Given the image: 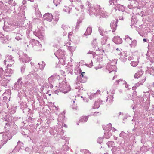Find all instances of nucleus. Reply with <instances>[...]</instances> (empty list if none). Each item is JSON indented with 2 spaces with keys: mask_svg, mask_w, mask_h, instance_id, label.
I'll use <instances>...</instances> for the list:
<instances>
[{
  "mask_svg": "<svg viewBox=\"0 0 154 154\" xmlns=\"http://www.w3.org/2000/svg\"><path fill=\"white\" fill-rule=\"evenodd\" d=\"M105 11L103 10H88V13L90 16H93V15L97 16L100 15L103 17H105L108 16L107 14L105 13Z\"/></svg>",
  "mask_w": 154,
  "mask_h": 154,
  "instance_id": "obj_1",
  "label": "nucleus"
},
{
  "mask_svg": "<svg viewBox=\"0 0 154 154\" xmlns=\"http://www.w3.org/2000/svg\"><path fill=\"white\" fill-rule=\"evenodd\" d=\"M17 54L19 55V60L20 61L23 63L29 62L32 60L31 57H28L26 54L18 52Z\"/></svg>",
  "mask_w": 154,
  "mask_h": 154,
  "instance_id": "obj_2",
  "label": "nucleus"
},
{
  "mask_svg": "<svg viewBox=\"0 0 154 154\" xmlns=\"http://www.w3.org/2000/svg\"><path fill=\"white\" fill-rule=\"evenodd\" d=\"M60 88H62V91L65 94L66 93L69 91L70 90L69 85L67 84V83L65 81H63L62 84L60 85Z\"/></svg>",
  "mask_w": 154,
  "mask_h": 154,
  "instance_id": "obj_3",
  "label": "nucleus"
},
{
  "mask_svg": "<svg viewBox=\"0 0 154 154\" xmlns=\"http://www.w3.org/2000/svg\"><path fill=\"white\" fill-rule=\"evenodd\" d=\"M17 14L19 20H20L21 21H19L21 24H22L24 23V21L26 19V17H25L24 14V10H17Z\"/></svg>",
  "mask_w": 154,
  "mask_h": 154,
  "instance_id": "obj_4",
  "label": "nucleus"
},
{
  "mask_svg": "<svg viewBox=\"0 0 154 154\" xmlns=\"http://www.w3.org/2000/svg\"><path fill=\"white\" fill-rule=\"evenodd\" d=\"M16 29L17 30V32H14L15 34V38L17 41L21 40H22L23 37V35L21 32L22 30L19 28H17Z\"/></svg>",
  "mask_w": 154,
  "mask_h": 154,
  "instance_id": "obj_5",
  "label": "nucleus"
},
{
  "mask_svg": "<svg viewBox=\"0 0 154 154\" xmlns=\"http://www.w3.org/2000/svg\"><path fill=\"white\" fill-rule=\"evenodd\" d=\"M12 137V135L8 132H5L3 135V139L4 143L3 144H5L7 141L11 139Z\"/></svg>",
  "mask_w": 154,
  "mask_h": 154,
  "instance_id": "obj_6",
  "label": "nucleus"
},
{
  "mask_svg": "<svg viewBox=\"0 0 154 154\" xmlns=\"http://www.w3.org/2000/svg\"><path fill=\"white\" fill-rule=\"evenodd\" d=\"M118 20L116 18L115 20H113L110 23V26L112 29V32H115L116 29L117 25V24L118 23Z\"/></svg>",
  "mask_w": 154,
  "mask_h": 154,
  "instance_id": "obj_7",
  "label": "nucleus"
},
{
  "mask_svg": "<svg viewBox=\"0 0 154 154\" xmlns=\"http://www.w3.org/2000/svg\"><path fill=\"white\" fill-rule=\"evenodd\" d=\"M58 129L57 128H52L50 129L49 130V132L50 134L54 136V138L56 137H58Z\"/></svg>",
  "mask_w": 154,
  "mask_h": 154,
  "instance_id": "obj_8",
  "label": "nucleus"
},
{
  "mask_svg": "<svg viewBox=\"0 0 154 154\" xmlns=\"http://www.w3.org/2000/svg\"><path fill=\"white\" fill-rule=\"evenodd\" d=\"M1 77V79L0 80V85L4 86H7V83L10 81V79H7L4 76Z\"/></svg>",
  "mask_w": 154,
  "mask_h": 154,
  "instance_id": "obj_9",
  "label": "nucleus"
},
{
  "mask_svg": "<svg viewBox=\"0 0 154 154\" xmlns=\"http://www.w3.org/2000/svg\"><path fill=\"white\" fill-rule=\"evenodd\" d=\"M33 33L39 39H43L44 37L43 32L40 30H35L33 32Z\"/></svg>",
  "mask_w": 154,
  "mask_h": 154,
  "instance_id": "obj_10",
  "label": "nucleus"
},
{
  "mask_svg": "<svg viewBox=\"0 0 154 154\" xmlns=\"http://www.w3.org/2000/svg\"><path fill=\"white\" fill-rule=\"evenodd\" d=\"M43 18L45 20L51 21L53 19V16L52 14L47 13L43 15Z\"/></svg>",
  "mask_w": 154,
  "mask_h": 154,
  "instance_id": "obj_11",
  "label": "nucleus"
},
{
  "mask_svg": "<svg viewBox=\"0 0 154 154\" xmlns=\"http://www.w3.org/2000/svg\"><path fill=\"white\" fill-rule=\"evenodd\" d=\"M22 80V78L20 77L19 79H18L17 81L15 83L14 86V89L15 90H17L18 88H20L21 86L19 85V83L20 82H20V85L21 84V83H22V82H21Z\"/></svg>",
  "mask_w": 154,
  "mask_h": 154,
  "instance_id": "obj_12",
  "label": "nucleus"
},
{
  "mask_svg": "<svg viewBox=\"0 0 154 154\" xmlns=\"http://www.w3.org/2000/svg\"><path fill=\"white\" fill-rule=\"evenodd\" d=\"M113 41L116 44H119L122 42V40L119 36H115L113 39Z\"/></svg>",
  "mask_w": 154,
  "mask_h": 154,
  "instance_id": "obj_13",
  "label": "nucleus"
},
{
  "mask_svg": "<svg viewBox=\"0 0 154 154\" xmlns=\"http://www.w3.org/2000/svg\"><path fill=\"white\" fill-rule=\"evenodd\" d=\"M87 80V77L85 76L82 77L81 76H77V81L79 82L80 83H85Z\"/></svg>",
  "mask_w": 154,
  "mask_h": 154,
  "instance_id": "obj_14",
  "label": "nucleus"
},
{
  "mask_svg": "<svg viewBox=\"0 0 154 154\" xmlns=\"http://www.w3.org/2000/svg\"><path fill=\"white\" fill-rule=\"evenodd\" d=\"M10 40L9 36L6 35L2 39L1 41L3 44H8Z\"/></svg>",
  "mask_w": 154,
  "mask_h": 154,
  "instance_id": "obj_15",
  "label": "nucleus"
},
{
  "mask_svg": "<svg viewBox=\"0 0 154 154\" xmlns=\"http://www.w3.org/2000/svg\"><path fill=\"white\" fill-rule=\"evenodd\" d=\"M102 126L103 129L106 131H107L109 130H111V129L112 127V124L110 123H109L108 125H103Z\"/></svg>",
  "mask_w": 154,
  "mask_h": 154,
  "instance_id": "obj_16",
  "label": "nucleus"
},
{
  "mask_svg": "<svg viewBox=\"0 0 154 154\" xmlns=\"http://www.w3.org/2000/svg\"><path fill=\"white\" fill-rule=\"evenodd\" d=\"M32 45H35L36 47H38L39 48L42 47V45L40 43L39 41L37 40H36L34 39L32 40Z\"/></svg>",
  "mask_w": 154,
  "mask_h": 154,
  "instance_id": "obj_17",
  "label": "nucleus"
},
{
  "mask_svg": "<svg viewBox=\"0 0 154 154\" xmlns=\"http://www.w3.org/2000/svg\"><path fill=\"white\" fill-rule=\"evenodd\" d=\"M13 72V71L11 69L7 68L5 69V76L6 77L10 76L9 75L11 74Z\"/></svg>",
  "mask_w": 154,
  "mask_h": 154,
  "instance_id": "obj_18",
  "label": "nucleus"
},
{
  "mask_svg": "<svg viewBox=\"0 0 154 154\" xmlns=\"http://www.w3.org/2000/svg\"><path fill=\"white\" fill-rule=\"evenodd\" d=\"M115 66L112 65H108L107 66L106 68L109 71V73H111V72L114 71Z\"/></svg>",
  "mask_w": 154,
  "mask_h": 154,
  "instance_id": "obj_19",
  "label": "nucleus"
},
{
  "mask_svg": "<svg viewBox=\"0 0 154 154\" xmlns=\"http://www.w3.org/2000/svg\"><path fill=\"white\" fill-rule=\"evenodd\" d=\"M143 73V72L141 69H140L135 74L134 77L135 78H138L142 75Z\"/></svg>",
  "mask_w": 154,
  "mask_h": 154,
  "instance_id": "obj_20",
  "label": "nucleus"
},
{
  "mask_svg": "<svg viewBox=\"0 0 154 154\" xmlns=\"http://www.w3.org/2000/svg\"><path fill=\"white\" fill-rule=\"evenodd\" d=\"M98 30L100 35L103 36H106V34L107 33V32L104 31L103 29H101L99 27L98 28Z\"/></svg>",
  "mask_w": 154,
  "mask_h": 154,
  "instance_id": "obj_21",
  "label": "nucleus"
},
{
  "mask_svg": "<svg viewBox=\"0 0 154 154\" xmlns=\"http://www.w3.org/2000/svg\"><path fill=\"white\" fill-rule=\"evenodd\" d=\"M55 75H53L48 79V80L50 84H53L54 82V81L56 77Z\"/></svg>",
  "mask_w": 154,
  "mask_h": 154,
  "instance_id": "obj_22",
  "label": "nucleus"
},
{
  "mask_svg": "<svg viewBox=\"0 0 154 154\" xmlns=\"http://www.w3.org/2000/svg\"><path fill=\"white\" fill-rule=\"evenodd\" d=\"M111 130H109L104 133L105 137L107 139L109 138L112 135V133L111 132Z\"/></svg>",
  "mask_w": 154,
  "mask_h": 154,
  "instance_id": "obj_23",
  "label": "nucleus"
},
{
  "mask_svg": "<svg viewBox=\"0 0 154 154\" xmlns=\"http://www.w3.org/2000/svg\"><path fill=\"white\" fill-rule=\"evenodd\" d=\"M92 29L91 27L89 26L88 27L86 30L85 32L84 33V35L85 36L88 35H90L91 33Z\"/></svg>",
  "mask_w": 154,
  "mask_h": 154,
  "instance_id": "obj_24",
  "label": "nucleus"
},
{
  "mask_svg": "<svg viewBox=\"0 0 154 154\" xmlns=\"http://www.w3.org/2000/svg\"><path fill=\"white\" fill-rule=\"evenodd\" d=\"M54 54L56 57L57 58H58V56L63 54V53L62 51V50L61 49H60L54 53Z\"/></svg>",
  "mask_w": 154,
  "mask_h": 154,
  "instance_id": "obj_25",
  "label": "nucleus"
},
{
  "mask_svg": "<svg viewBox=\"0 0 154 154\" xmlns=\"http://www.w3.org/2000/svg\"><path fill=\"white\" fill-rule=\"evenodd\" d=\"M38 65H39V68L40 69L43 70L44 67L45 66V63L44 61H42L41 63H39Z\"/></svg>",
  "mask_w": 154,
  "mask_h": 154,
  "instance_id": "obj_26",
  "label": "nucleus"
},
{
  "mask_svg": "<svg viewBox=\"0 0 154 154\" xmlns=\"http://www.w3.org/2000/svg\"><path fill=\"white\" fill-rule=\"evenodd\" d=\"M77 81L76 83L75 84V86L76 89H80L82 87L81 86L82 84L80 83L79 82Z\"/></svg>",
  "mask_w": 154,
  "mask_h": 154,
  "instance_id": "obj_27",
  "label": "nucleus"
},
{
  "mask_svg": "<svg viewBox=\"0 0 154 154\" xmlns=\"http://www.w3.org/2000/svg\"><path fill=\"white\" fill-rule=\"evenodd\" d=\"M34 119L32 118L31 117H29L28 119H26V121L29 123H33L34 122Z\"/></svg>",
  "mask_w": 154,
  "mask_h": 154,
  "instance_id": "obj_28",
  "label": "nucleus"
},
{
  "mask_svg": "<svg viewBox=\"0 0 154 154\" xmlns=\"http://www.w3.org/2000/svg\"><path fill=\"white\" fill-rule=\"evenodd\" d=\"M137 45V41L135 40L132 41V42L130 44V46L131 47L134 48Z\"/></svg>",
  "mask_w": 154,
  "mask_h": 154,
  "instance_id": "obj_29",
  "label": "nucleus"
},
{
  "mask_svg": "<svg viewBox=\"0 0 154 154\" xmlns=\"http://www.w3.org/2000/svg\"><path fill=\"white\" fill-rule=\"evenodd\" d=\"M45 130V127L44 126H41L39 128V130H38V132L40 134H43Z\"/></svg>",
  "mask_w": 154,
  "mask_h": 154,
  "instance_id": "obj_30",
  "label": "nucleus"
},
{
  "mask_svg": "<svg viewBox=\"0 0 154 154\" xmlns=\"http://www.w3.org/2000/svg\"><path fill=\"white\" fill-rule=\"evenodd\" d=\"M88 118V117L87 116H83L79 120V122H85L87 121Z\"/></svg>",
  "mask_w": 154,
  "mask_h": 154,
  "instance_id": "obj_31",
  "label": "nucleus"
},
{
  "mask_svg": "<svg viewBox=\"0 0 154 154\" xmlns=\"http://www.w3.org/2000/svg\"><path fill=\"white\" fill-rule=\"evenodd\" d=\"M100 107V103H98V100L95 101L93 108L94 109L98 108Z\"/></svg>",
  "mask_w": 154,
  "mask_h": 154,
  "instance_id": "obj_32",
  "label": "nucleus"
},
{
  "mask_svg": "<svg viewBox=\"0 0 154 154\" xmlns=\"http://www.w3.org/2000/svg\"><path fill=\"white\" fill-rule=\"evenodd\" d=\"M108 38V37L107 36H105L102 38L101 41L102 45H104L106 44Z\"/></svg>",
  "mask_w": 154,
  "mask_h": 154,
  "instance_id": "obj_33",
  "label": "nucleus"
},
{
  "mask_svg": "<svg viewBox=\"0 0 154 154\" xmlns=\"http://www.w3.org/2000/svg\"><path fill=\"white\" fill-rule=\"evenodd\" d=\"M80 152L84 154H91L90 152L88 150L85 149L80 150Z\"/></svg>",
  "mask_w": 154,
  "mask_h": 154,
  "instance_id": "obj_34",
  "label": "nucleus"
},
{
  "mask_svg": "<svg viewBox=\"0 0 154 154\" xmlns=\"http://www.w3.org/2000/svg\"><path fill=\"white\" fill-rule=\"evenodd\" d=\"M58 129V137L60 136V135H63L64 134V131L62 129Z\"/></svg>",
  "mask_w": 154,
  "mask_h": 154,
  "instance_id": "obj_35",
  "label": "nucleus"
},
{
  "mask_svg": "<svg viewBox=\"0 0 154 154\" xmlns=\"http://www.w3.org/2000/svg\"><path fill=\"white\" fill-rule=\"evenodd\" d=\"M5 75V72L3 70L2 68L0 67V75L1 77Z\"/></svg>",
  "mask_w": 154,
  "mask_h": 154,
  "instance_id": "obj_36",
  "label": "nucleus"
},
{
  "mask_svg": "<svg viewBox=\"0 0 154 154\" xmlns=\"http://www.w3.org/2000/svg\"><path fill=\"white\" fill-rule=\"evenodd\" d=\"M147 69L150 71V74H151L154 72V67H147Z\"/></svg>",
  "mask_w": 154,
  "mask_h": 154,
  "instance_id": "obj_37",
  "label": "nucleus"
},
{
  "mask_svg": "<svg viewBox=\"0 0 154 154\" xmlns=\"http://www.w3.org/2000/svg\"><path fill=\"white\" fill-rule=\"evenodd\" d=\"M5 58L8 60L9 61H13V57L11 55H8L5 57Z\"/></svg>",
  "mask_w": 154,
  "mask_h": 154,
  "instance_id": "obj_38",
  "label": "nucleus"
},
{
  "mask_svg": "<svg viewBox=\"0 0 154 154\" xmlns=\"http://www.w3.org/2000/svg\"><path fill=\"white\" fill-rule=\"evenodd\" d=\"M97 43L96 40H93L91 43V45L93 48H95L97 46Z\"/></svg>",
  "mask_w": 154,
  "mask_h": 154,
  "instance_id": "obj_39",
  "label": "nucleus"
},
{
  "mask_svg": "<svg viewBox=\"0 0 154 154\" xmlns=\"http://www.w3.org/2000/svg\"><path fill=\"white\" fill-rule=\"evenodd\" d=\"M6 103L5 101H2L0 103V106H2V109L3 108H4L6 106Z\"/></svg>",
  "mask_w": 154,
  "mask_h": 154,
  "instance_id": "obj_40",
  "label": "nucleus"
},
{
  "mask_svg": "<svg viewBox=\"0 0 154 154\" xmlns=\"http://www.w3.org/2000/svg\"><path fill=\"white\" fill-rule=\"evenodd\" d=\"M25 150L26 152L28 153H32V149L28 147L25 148Z\"/></svg>",
  "mask_w": 154,
  "mask_h": 154,
  "instance_id": "obj_41",
  "label": "nucleus"
},
{
  "mask_svg": "<svg viewBox=\"0 0 154 154\" xmlns=\"http://www.w3.org/2000/svg\"><path fill=\"white\" fill-rule=\"evenodd\" d=\"M76 47H75L70 46L68 48V49L71 52H73L75 50Z\"/></svg>",
  "mask_w": 154,
  "mask_h": 154,
  "instance_id": "obj_42",
  "label": "nucleus"
},
{
  "mask_svg": "<svg viewBox=\"0 0 154 154\" xmlns=\"http://www.w3.org/2000/svg\"><path fill=\"white\" fill-rule=\"evenodd\" d=\"M63 148L65 151H67L69 149V146L66 145L65 144L63 145Z\"/></svg>",
  "mask_w": 154,
  "mask_h": 154,
  "instance_id": "obj_43",
  "label": "nucleus"
},
{
  "mask_svg": "<svg viewBox=\"0 0 154 154\" xmlns=\"http://www.w3.org/2000/svg\"><path fill=\"white\" fill-rule=\"evenodd\" d=\"M3 119L7 122L11 121L10 119L9 116L8 115H6L5 117H4Z\"/></svg>",
  "mask_w": 154,
  "mask_h": 154,
  "instance_id": "obj_44",
  "label": "nucleus"
},
{
  "mask_svg": "<svg viewBox=\"0 0 154 154\" xmlns=\"http://www.w3.org/2000/svg\"><path fill=\"white\" fill-rule=\"evenodd\" d=\"M103 138L102 137H100L97 140V142L100 143L101 144L102 143V142L103 141Z\"/></svg>",
  "mask_w": 154,
  "mask_h": 154,
  "instance_id": "obj_45",
  "label": "nucleus"
},
{
  "mask_svg": "<svg viewBox=\"0 0 154 154\" xmlns=\"http://www.w3.org/2000/svg\"><path fill=\"white\" fill-rule=\"evenodd\" d=\"M131 65L133 67L136 66L138 64V63L137 62L134 61H131Z\"/></svg>",
  "mask_w": 154,
  "mask_h": 154,
  "instance_id": "obj_46",
  "label": "nucleus"
},
{
  "mask_svg": "<svg viewBox=\"0 0 154 154\" xmlns=\"http://www.w3.org/2000/svg\"><path fill=\"white\" fill-rule=\"evenodd\" d=\"M21 149L19 146H18L17 145L15 146V148L13 150L14 152H18L19 151L20 149Z\"/></svg>",
  "mask_w": 154,
  "mask_h": 154,
  "instance_id": "obj_47",
  "label": "nucleus"
},
{
  "mask_svg": "<svg viewBox=\"0 0 154 154\" xmlns=\"http://www.w3.org/2000/svg\"><path fill=\"white\" fill-rule=\"evenodd\" d=\"M24 145L23 143H22L20 141H19L17 142V145L21 148L22 146H23Z\"/></svg>",
  "mask_w": 154,
  "mask_h": 154,
  "instance_id": "obj_48",
  "label": "nucleus"
},
{
  "mask_svg": "<svg viewBox=\"0 0 154 154\" xmlns=\"http://www.w3.org/2000/svg\"><path fill=\"white\" fill-rule=\"evenodd\" d=\"M97 94V93L94 94H92L89 96V98L90 99H92L94 97H96Z\"/></svg>",
  "mask_w": 154,
  "mask_h": 154,
  "instance_id": "obj_49",
  "label": "nucleus"
},
{
  "mask_svg": "<svg viewBox=\"0 0 154 154\" xmlns=\"http://www.w3.org/2000/svg\"><path fill=\"white\" fill-rule=\"evenodd\" d=\"M117 149V147L116 146H113L112 149V153H114Z\"/></svg>",
  "mask_w": 154,
  "mask_h": 154,
  "instance_id": "obj_50",
  "label": "nucleus"
},
{
  "mask_svg": "<svg viewBox=\"0 0 154 154\" xmlns=\"http://www.w3.org/2000/svg\"><path fill=\"white\" fill-rule=\"evenodd\" d=\"M113 142H109L106 143V144L108 145V147L109 148L112 146L113 145Z\"/></svg>",
  "mask_w": 154,
  "mask_h": 154,
  "instance_id": "obj_51",
  "label": "nucleus"
},
{
  "mask_svg": "<svg viewBox=\"0 0 154 154\" xmlns=\"http://www.w3.org/2000/svg\"><path fill=\"white\" fill-rule=\"evenodd\" d=\"M85 65L91 68L92 67L93 65V63L92 61H91V63L89 64H86Z\"/></svg>",
  "mask_w": 154,
  "mask_h": 154,
  "instance_id": "obj_52",
  "label": "nucleus"
},
{
  "mask_svg": "<svg viewBox=\"0 0 154 154\" xmlns=\"http://www.w3.org/2000/svg\"><path fill=\"white\" fill-rule=\"evenodd\" d=\"M5 125L7 126L8 127H10L11 125V121L8 122H7L5 123Z\"/></svg>",
  "mask_w": 154,
  "mask_h": 154,
  "instance_id": "obj_53",
  "label": "nucleus"
},
{
  "mask_svg": "<svg viewBox=\"0 0 154 154\" xmlns=\"http://www.w3.org/2000/svg\"><path fill=\"white\" fill-rule=\"evenodd\" d=\"M66 67V69H68L67 71H69V72H70L71 71H72V67H69L68 68H67V66H65Z\"/></svg>",
  "mask_w": 154,
  "mask_h": 154,
  "instance_id": "obj_54",
  "label": "nucleus"
},
{
  "mask_svg": "<svg viewBox=\"0 0 154 154\" xmlns=\"http://www.w3.org/2000/svg\"><path fill=\"white\" fill-rule=\"evenodd\" d=\"M25 69V67L24 66L21 67V71L22 73H23L24 72Z\"/></svg>",
  "mask_w": 154,
  "mask_h": 154,
  "instance_id": "obj_55",
  "label": "nucleus"
},
{
  "mask_svg": "<svg viewBox=\"0 0 154 154\" xmlns=\"http://www.w3.org/2000/svg\"><path fill=\"white\" fill-rule=\"evenodd\" d=\"M141 85H142V83H141L140 82H138L137 83L135 84V86H136V87H138L139 86H140Z\"/></svg>",
  "mask_w": 154,
  "mask_h": 154,
  "instance_id": "obj_56",
  "label": "nucleus"
},
{
  "mask_svg": "<svg viewBox=\"0 0 154 154\" xmlns=\"http://www.w3.org/2000/svg\"><path fill=\"white\" fill-rule=\"evenodd\" d=\"M28 125L30 126L31 127L33 128L34 127V123H29L28 122Z\"/></svg>",
  "mask_w": 154,
  "mask_h": 154,
  "instance_id": "obj_57",
  "label": "nucleus"
},
{
  "mask_svg": "<svg viewBox=\"0 0 154 154\" xmlns=\"http://www.w3.org/2000/svg\"><path fill=\"white\" fill-rule=\"evenodd\" d=\"M67 66L68 67H72L73 66L72 63L71 62H69L67 64Z\"/></svg>",
  "mask_w": 154,
  "mask_h": 154,
  "instance_id": "obj_58",
  "label": "nucleus"
},
{
  "mask_svg": "<svg viewBox=\"0 0 154 154\" xmlns=\"http://www.w3.org/2000/svg\"><path fill=\"white\" fill-rule=\"evenodd\" d=\"M119 59L121 60L122 61L125 62L126 61L127 59L125 58H119Z\"/></svg>",
  "mask_w": 154,
  "mask_h": 154,
  "instance_id": "obj_59",
  "label": "nucleus"
},
{
  "mask_svg": "<svg viewBox=\"0 0 154 154\" xmlns=\"http://www.w3.org/2000/svg\"><path fill=\"white\" fill-rule=\"evenodd\" d=\"M61 28L62 29H63L64 30H65L66 29H67V27L64 24H63L62 25Z\"/></svg>",
  "mask_w": 154,
  "mask_h": 154,
  "instance_id": "obj_60",
  "label": "nucleus"
},
{
  "mask_svg": "<svg viewBox=\"0 0 154 154\" xmlns=\"http://www.w3.org/2000/svg\"><path fill=\"white\" fill-rule=\"evenodd\" d=\"M98 50L100 51V52H102V54L103 55V54H104V52L103 49H99V48H98Z\"/></svg>",
  "mask_w": 154,
  "mask_h": 154,
  "instance_id": "obj_61",
  "label": "nucleus"
},
{
  "mask_svg": "<svg viewBox=\"0 0 154 154\" xmlns=\"http://www.w3.org/2000/svg\"><path fill=\"white\" fill-rule=\"evenodd\" d=\"M72 108L73 109H76L77 107L76 105L74 104L73 106H72Z\"/></svg>",
  "mask_w": 154,
  "mask_h": 154,
  "instance_id": "obj_62",
  "label": "nucleus"
},
{
  "mask_svg": "<svg viewBox=\"0 0 154 154\" xmlns=\"http://www.w3.org/2000/svg\"><path fill=\"white\" fill-rule=\"evenodd\" d=\"M59 20V17H57L54 20L55 21V24H57V21H58Z\"/></svg>",
  "mask_w": 154,
  "mask_h": 154,
  "instance_id": "obj_63",
  "label": "nucleus"
},
{
  "mask_svg": "<svg viewBox=\"0 0 154 154\" xmlns=\"http://www.w3.org/2000/svg\"><path fill=\"white\" fill-rule=\"evenodd\" d=\"M79 23L77 22V24L76 26L75 27L76 29H78L79 28Z\"/></svg>",
  "mask_w": 154,
  "mask_h": 154,
  "instance_id": "obj_64",
  "label": "nucleus"
}]
</instances>
